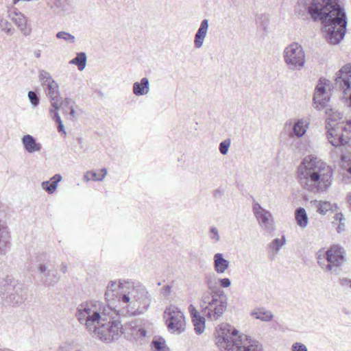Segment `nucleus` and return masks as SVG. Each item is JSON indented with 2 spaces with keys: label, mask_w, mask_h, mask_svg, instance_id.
Segmentation results:
<instances>
[{
  "label": "nucleus",
  "mask_w": 351,
  "mask_h": 351,
  "mask_svg": "<svg viewBox=\"0 0 351 351\" xmlns=\"http://www.w3.org/2000/svg\"><path fill=\"white\" fill-rule=\"evenodd\" d=\"M307 11L314 21L322 22L329 43L337 45L344 38L348 22L339 0H312Z\"/></svg>",
  "instance_id": "f257e3e1"
},
{
  "label": "nucleus",
  "mask_w": 351,
  "mask_h": 351,
  "mask_svg": "<svg viewBox=\"0 0 351 351\" xmlns=\"http://www.w3.org/2000/svg\"><path fill=\"white\" fill-rule=\"evenodd\" d=\"M333 171L322 160L308 155L298 167V179L305 190L313 193L326 191L332 184Z\"/></svg>",
  "instance_id": "f03ea898"
},
{
  "label": "nucleus",
  "mask_w": 351,
  "mask_h": 351,
  "mask_svg": "<svg viewBox=\"0 0 351 351\" xmlns=\"http://www.w3.org/2000/svg\"><path fill=\"white\" fill-rule=\"evenodd\" d=\"M330 100L328 93L326 90L324 84L322 80L317 85L313 95L314 107L319 110L326 108V114H328V121H326V136L330 143L334 147L346 145L349 143L350 137L347 134L351 132V119L347 120V126H342L339 123L335 126L334 123L337 119L342 117L340 112H335L332 108H328V102Z\"/></svg>",
  "instance_id": "7ed1b4c3"
},
{
  "label": "nucleus",
  "mask_w": 351,
  "mask_h": 351,
  "mask_svg": "<svg viewBox=\"0 0 351 351\" xmlns=\"http://www.w3.org/2000/svg\"><path fill=\"white\" fill-rule=\"evenodd\" d=\"M127 284V290L119 296V301L127 304L126 308L130 315L138 316L145 314L152 302L151 294L139 282H128Z\"/></svg>",
  "instance_id": "20e7f679"
},
{
  "label": "nucleus",
  "mask_w": 351,
  "mask_h": 351,
  "mask_svg": "<svg viewBox=\"0 0 351 351\" xmlns=\"http://www.w3.org/2000/svg\"><path fill=\"white\" fill-rule=\"evenodd\" d=\"M101 308V304L97 301L83 303L77 307L76 317L89 331H92L98 324L107 320V314L115 313L110 305L103 306L102 312Z\"/></svg>",
  "instance_id": "39448f33"
},
{
  "label": "nucleus",
  "mask_w": 351,
  "mask_h": 351,
  "mask_svg": "<svg viewBox=\"0 0 351 351\" xmlns=\"http://www.w3.org/2000/svg\"><path fill=\"white\" fill-rule=\"evenodd\" d=\"M346 252L339 245H331L327 251L321 250L317 253L318 265L326 271L337 275L340 272V267L345 261Z\"/></svg>",
  "instance_id": "423d86ee"
},
{
  "label": "nucleus",
  "mask_w": 351,
  "mask_h": 351,
  "mask_svg": "<svg viewBox=\"0 0 351 351\" xmlns=\"http://www.w3.org/2000/svg\"><path fill=\"white\" fill-rule=\"evenodd\" d=\"M10 278L0 279V300L5 305L22 304L27 298V291L21 285H14Z\"/></svg>",
  "instance_id": "0eeeda50"
},
{
  "label": "nucleus",
  "mask_w": 351,
  "mask_h": 351,
  "mask_svg": "<svg viewBox=\"0 0 351 351\" xmlns=\"http://www.w3.org/2000/svg\"><path fill=\"white\" fill-rule=\"evenodd\" d=\"M92 331L106 342L118 339L123 333L121 322L113 320L112 313L107 314V320L98 324Z\"/></svg>",
  "instance_id": "6e6552de"
},
{
  "label": "nucleus",
  "mask_w": 351,
  "mask_h": 351,
  "mask_svg": "<svg viewBox=\"0 0 351 351\" xmlns=\"http://www.w3.org/2000/svg\"><path fill=\"white\" fill-rule=\"evenodd\" d=\"M240 336L234 327L229 324L222 323L215 331L216 345L221 351H231Z\"/></svg>",
  "instance_id": "1a4fd4ad"
},
{
  "label": "nucleus",
  "mask_w": 351,
  "mask_h": 351,
  "mask_svg": "<svg viewBox=\"0 0 351 351\" xmlns=\"http://www.w3.org/2000/svg\"><path fill=\"white\" fill-rule=\"evenodd\" d=\"M283 59L289 70H301L306 62L302 47L298 43H291L283 51Z\"/></svg>",
  "instance_id": "9d476101"
},
{
  "label": "nucleus",
  "mask_w": 351,
  "mask_h": 351,
  "mask_svg": "<svg viewBox=\"0 0 351 351\" xmlns=\"http://www.w3.org/2000/svg\"><path fill=\"white\" fill-rule=\"evenodd\" d=\"M228 306V298L223 291L218 289L214 293L212 302L203 308L202 313L211 321L219 319L222 317Z\"/></svg>",
  "instance_id": "9b49d317"
},
{
  "label": "nucleus",
  "mask_w": 351,
  "mask_h": 351,
  "mask_svg": "<svg viewBox=\"0 0 351 351\" xmlns=\"http://www.w3.org/2000/svg\"><path fill=\"white\" fill-rule=\"evenodd\" d=\"M164 318L167 329L172 333L180 335L186 330V321L181 310L173 305L165 308Z\"/></svg>",
  "instance_id": "f8f14e48"
},
{
  "label": "nucleus",
  "mask_w": 351,
  "mask_h": 351,
  "mask_svg": "<svg viewBox=\"0 0 351 351\" xmlns=\"http://www.w3.org/2000/svg\"><path fill=\"white\" fill-rule=\"evenodd\" d=\"M252 211L261 228L268 233L274 230L273 217L269 210L263 208L258 202H254Z\"/></svg>",
  "instance_id": "ddd939ff"
},
{
  "label": "nucleus",
  "mask_w": 351,
  "mask_h": 351,
  "mask_svg": "<svg viewBox=\"0 0 351 351\" xmlns=\"http://www.w3.org/2000/svg\"><path fill=\"white\" fill-rule=\"evenodd\" d=\"M335 86L342 89L348 95L351 106V64L344 65L337 73Z\"/></svg>",
  "instance_id": "4468645a"
},
{
  "label": "nucleus",
  "mask_w": 351,
  "mask_h": 351,
  "mask_svg": "<svg viewBox=\"0 0 351 351\" xmlns=\"http://www.w3.org/2000/svg\"><path fill=\"white\" fill-rule=\"evenodd\" d=\"M37 271L40 282L45 287H54L60 280L58 271L54 268L49 269L46 263H39Z\"/></svg>",
  "instance_id": "2eb2a0df"
},
{
  "label": "nucleus",
  "mask_w": 351,
  "mask_h": 351,
  "mask_svg": "<svg viewBox=\"0 0 351 351\" xmlns=\"http://www.w3.org/2000/svg\"><path fill=\"white\" fill-rule=\"evenodd\" d=\"M231 351H263V347L257 339L241 335Z\"/></svg>",
  "instance_id": "dca6fc26"
},
{
  "label": "nucleus",
  "mask_w": 351,
  "mask_h": 351,
  "mask_svg": "<svg viewBox=\"0 0 351 351\" xmlns=\"http://www.w3.org/2000/svg\"><path fill=\"white\" fill-rule=\"evenodd\" d=\"M309 122L302 118L298 119L295 121L293 125V128L291 131L289 132V136L291 138H301L302 137L306 132V130L308 128Z\"/></svg>",
  "instance_id": "f3484780"
},
{
  "label": "nucleus",
  "mask_w": 351,
  "mask_h": 351,
  "mask_svg": "<svg viewBox=\"0 0 351 351\" xmlns=\"http://www.w3.org/2000/svg\"><path fill=\"white\" fill-rule=\"evenodd\" d=\"M21 142L24 149L30 154L40 152L42 149V145L36 142L35 137L30 134H25L21 138Z\"/></svg>",
  "instance_id": "a211bd4d"
},
{
  "label": "nucleus",
  "mask_w": 351,
  "mask_h": 351,
  "mask_svg": "<svg viewBox=\"0 0 351 351\" xmlns=\"http://www.w3.org/2000/svg\"><path fill=\"white\" fill-rule=\"evenodd\" d=\"M208 29V20L205 19L201 22L199 27L195 35L194 46L195 48L199 49L202 47Z\"/></svg>",
  "instance_id": "6ab92c4d"
},
{
  "label": "nucleus",
  "mask_w": 351,
  "mask_h": 351,
  "mask_svg": "<svg viewBox=\"0 0 351 351\" xmlns=\"http://www.w3.org/2000/svg\"><path fill=\"white\" fill-rule=\"evenodd\" d=\"M149 89V81L147 77H143L139 82H135L132 86L133 94L137 97L147 95Z\"/></svg>",
  "instance_id": "aec40b11"
},
{
  "label": "nucleus",
  "mask_w": 351,
  "mask_h": 351,
  "mask_svg": "<svg viewBox=\"0 0 351 351\" xmlns=\"http://www.w3.org/2000/svg\"><path fill=\"white\" fill-rule=\"evenodd\" d=\"M206 283L208 287V291L203 293L200 301V306L202 309L204 307H206V305H209L211 303L214 293L220 289L219 288L215 287L210 280H207Z\"/></svg>",
  "instance_id": "412c9836"
},
{
  "label": "nucleus",
  "mask_w": 351,
  "mask_h": 351,
  "mask_svg": "<svg viewBox=\"0 0 351 351\" xmlns=\"http://www.w3.org/2000/svg\"><path fill=\"white\" fill-rule=\"evenodd\" d=\"M214 269L217 274H223L229 267L230 263L223 258L221 253H217L213 257Z\"/></svg>",
  "instance_id": "4be33fe9"
},
{
  "label": "nucleus",
  "mask_w": 351,
  "mask_h": 351,
  "mask_svg": "<svg viewBox=\"0 0 351 351\" xmlns=\"http://www.w3.org/2000/svg\"><path fill=\"white\" fill-rule=\"evenodd\" d=\"M47 95L49 97L51 106L57 109V105L59 104L60 101V92L58 83L52 85H49V87H45Z\"/></svg>",
  "instance_id": "5701e85b"
},
{
  "label": "nucleus",
  "mask_w": 351,
  "mask_h": 351,
  "mask_svg": "<svg viewBox=\"0 0 351 351\" xmlns=\"http://www.w3.org/2000/svg\"><path fill=\"white\" fill-rule=\"evenodd\" d=\"M8 231L5 222L0 219V255H5L7 253Z\"/></svg>",
  "instance_id": "b1692460"
},
{
  "label": "nucleus",
  "mask_w": 351,
  "mask_h": 351,
  "mask_svg": "<svg viewBox=\"0 0 351 351\" xmlns=\"http://www.w3.org/2000/svg\"><path fill=\"white\" fill-rule=\"evenodd\" d=\"M62 176L60 174H55L49 181H44L42 182L41 186L43 189L46 191L49 194L53 193L58 183L61 181Z\"/></svg>",
  "instance_id": "393cba45"
},
{
  "label": "nucleus",
  "mask_w": 351,
  "mask_h": 351,
  "mask_svg": "<svg viewBox=\"0 0 351 351\" xmlns=\"http://www.w3.org/2000/svg\"><path fill=\"white\" fill-rule=\"evenodd\" d=\"M250 315L263 322H269L274 317L273 313L269 311H267L263 307L258 308L256 309L253 310L250 313Z\"/></svg>",
  "instance_id": "a878e982"
},
{
  "label": "nucleus",
  "mask_w": 351,
  "mask_h": 351,
  "mask_svg": "<svg viewBox=\"0 0 351 351\" xmlns=\"http://www.w3.org/2000/svg\"><path fill=\"white\" fill-rule=\"evenodd\" d=\"M295 219L297 224L304 228L308 225V216L304 208L299 207L295 211Z\"/></svg>",
  "instance_id": "bb28decb"
},
{
  "label": "nucleus",
  "mask_w": 351,
  "mask_h": 351,
  "mask_svg": "<svg viewBox=\"0 0 351 351\" xmlns=\"http://www.w3.org/2000/svg\"><path fill=\"white\" fill-rule=\"evenodd\" d=\"M13 20L15 25H17L24 35L28 36L30 34L31 29L27 27V19L23 14L19 13L16 14V17L13 19Z\"/></svg>",
  "instance_id": "cd10ccee"
},
{
  "label": "nucleus",
  "mask_w": 351,
  "mask_h": 351,
  "mask_svg": "<svg viewBox=\"0 0 351 351\" xmlns=\"http://www.w3.org/2000/svg\"><path fill=\"white\" fill-rule=\"evenodd\" d=\"M86 60L87 57L86 53L80 52L77 53L75 58L69 62V64L76 65L80 71H82L86 67Z\"/></svg>",
  "instance_id": "c85d7f7f"
},
{
  "label": "nucleus",
  "mask_w": 351,
  "mask_h": 351,
  "mask_svg": "<svg viewBox=\"0 0 351 351\" xmlns=\"http://www.w3.org/2000/svg\"><path fill=\"white\" fill-rule=\"evenodd\" d=\"M101 172L102 173V175L100 176L95 171H88L84 174V179L86 181H102L107 174V170L106 169L103 168L101 169Z\"/></svg>",
  "instance_id": "c756f323"
},
{
  "label": "nucleus",
  "mask_w": 351,
  "mask_h": 351,
  "mask_svg": "<svg viewBox=\"0 0 351 351\" xmlns=\"http://www.w3.org/2000/svg\"><path fill=\"white\" fill-rule=\"evenodd\" d=\"M167 346L166 341L161 337H154L150 344L152 351H161Z\"/></svg>",
  "instance_id": "7c9ffc66"
},
{
  "label": "nucleus",
  "mask_w": 351,
  "mask_h": 351,
  "mask_svg": "<svg viewBox=\"0 0 351 351\" xmlns=\"http://www.w3.org/2000/svg\"><path fill=\"white\" fill-rule=\"evenodd\" d=\"M194 325V330L197 335H201L205 329V318L203 316L192 319Z\"/></svg>",
  "instance_id": "2f4dec72"
},
{
  "label": "nucleus",
  "mask_w": 351,
  "mask_h": 351,
  "mask_svg": "<svg viewBox=\"0 0 351 351\" xmlns=\"http://www.w3.org/2000/svg\"><path fill=\"white\" fill-rule=\"evenodd\" d=\"M285 241L286 240L285 236H282L281 239H275L269 244V248L271 251L277 252L285 244Z\"/></svg>",
  "instance_id": "473e14b6"
},
{
  "label": "nucleus",
  "mask_w": 351,
  "mask_h": 351,
  "mask_svg": "<svg viewBox=\"0 0 351 351\" xmlns=\"http://www.w3.org/2000/svg\"><path fill=\"white\" fill-rule=\"evenodd\" d=\"M56 36L57 38L62 39V40H65L66 42L71 43V44H73L75 42V37L67 32H64V31L58 32L56 34Z\"/></svg>",
  "instance_id": "72a5a7b5"
},
{
  "label": "nucleus",
  "mask_w": 351,
  "mask_h": 351,
  "mask_svg": "<svg viewBox=\"0 0 351 351\" xmlns=\"http://www.w3.org/2000/svg\"><path fill=\"white\" fill-rule=\"evenodd\" d=\"M117 289V283L115 281H110L108 285L106 291L105 293L106 299L108 301H110L113 299V297L114 295V291Z\"/></svg>",
  "instance_id": "f704fd0d"
},
{
  "label": "nucleus",
  "mask_w": 351,
  "mask_h": 351,
  "mask_svg": "<svg viewBox=\"0 0 351 351\" xmlns=\"http://www.w3.org/2000/svg\"><path fill=\"white\" fill-rule=\"evenodd\" d=\"M317 211L322 214L325 215L327 211L332 209V205L328 202H319L317 205Z\"/></svg>",
  "instance_id": "c9c22d12"
},
{
  "label": "nucleus",
  "mask_w": 351,
  "mask_h": 351,
  "mask_svg": "<svg viewBox=\"0 0 351 351\" xmlns=\"http://www.w3.org/2000/svg\"><path fill=\"white\" fill-rule=\"evenodd\" d=\"M0 28L2 31L5 32L8 35H12L13 34L14 29L12 28V24L7 20H0Z\"/></svg>",
  "instance_id": "e433bc0d"
},
{
  "label": "nucleus",
  "mask_w": 351,
  "mask_h": 351,
  "mask_svg": "<svg viewBox=\"0 0 351 351\" xmlns=\"http://www.w3.org/2000/svg\"><path fill=\"white\" fill-rule=\"evenodd\" d=\"M230 144L231 140L230 138H226L219 143V150L222 155H226L228 154Z\"/></svg>",
  "instance_id": "4c0bfd02"
},
{
  "label": "nucleus",
  "mask_w": 351,
  "mask_h": 351,
  "mask_svg": "<svg viewBox=\"0 0 351 351\" xmlns=\"http://www.w3.org/2000/svg\"><path fill=\"white\" fill-rule=\"evenodd\" d=\"M132 335L136 339H143L147 336V330L143 328L134 327L132 328Z\"/></svg>",
  "instance_id": "58836bf2"
},
{
  "label": "nucleus",
  "mask_w": 351,
  "mask_h": 351,
  "mask_svg": "<svg viewBox=\"0 0 351 351\" xmlns=\"http://www.w3.org/2000/svg\"><path fill=\"white\" fill-rule=\"evenodd\" d=\"M72 99L71 98H64L60 103V107L61 106L62 112L64 114H67L69 108H73L71 105Z\"/></svg>",
  "instance_id": "ea45409f"
},
{
  "label": "nucleus",
  "mask_w": 351,
  "mask_h": 351,
  "mask_svg": "<svg viewBox=\"0 0 351 351\" xmlns=\"http://www.w3.org/2000/svg\"><path fill=\"white\" fill-rule=\"evenodd\" d=\"M28 98L34 108L37 107L40 103V99L38 94L32 90L28 92Z\"/></svg>",
  "instance_id": "a19ab883"
},
{
  "label": "nucleus",
  "mask_w": 351,
  "mask_h": 351,
  "mask_svg": "<svg viewBox=\"0 0 351 351\" xmlns=\"http://www.w3.org/2000/svg\"><path fill=\"white\" fill-rule=\"evenodd\" d=\"M60 110V104L57 105V109H50L49 112L53 121H54L57 124H60V123H62L61 118L59 115L58 110Z\"/></svg>",
  "instance_id": "79ce46f5"
},
{
  "label": "nucleus",
  "mask_w": 351,
  "mask_h": 351,
  "mask_svg": "<svg viewBox=\"0 0 351 351\" xmlns=\"http://www.w3.org/2000/svg\"><path fill=\"white\" fill-rule=\"evenodd\" d=\"M60 110V104L57 105V109H50L49 112L53 121H54L57 124H60V123H62L61 118L59 115L58 110Z\"/></svg>",
  "instance_id": "37998d69"
},
{
  "label": "nucleus",
  "mask_w": 351,
  "mask_h": 351,
  "mask_svg": "<svg viewBox=\"0 0 351 351\" xmlns=\"http://www.w3.org/2000/svg\"><path fill=\"white\" fill-rule=\"evenodd\" d=\"M209 237L215 242H218L220 240L219 231L216 227H211L209 230Z\"/></svg>",
  "instance_id": "c03bdc74"
},
{
  "label": "nucleus",
  "mask_w": 351,
  "mask_h": 351,
  "mask_svg": "<svg viewBox=\"0 0 351 351\" xmlns=\"http://www.w3.org/2000/svg\"><path fill=\"white\" fill-rule=\"evenodd\" d=\"M291 351H308L307 347L302 343L295 342L292 344Z\"/></svg>",
  "instance_id": "a18cd8bd"
},
{
  "label": "nucleus",
  "mask_w": 351,
  "mask_h": 351,
  "mask_svg": "<svg viewBox=\"0 0 351 351\" xmlns=\"http://www.w3.org/2000/svg\"><path fill=\"white\" fill-rule=\"evenodd\" d=\"M343 180L346 182H351V162L348 164L346 169V173L343 176Z\"/></svg>",
  "instance_id": "49530a36"
},
{
  "label": "nucleus",
  "mask_w": 351,
  "mask_h": 351,
  "mask_svg": "<svg viewBox=\"0 0 351 351\" xmlns=\"http://www.w3.org/2000/svg\"><path fill=\"white\" fill-rule=\"evenodd\" d=\"M38 77H39L40 81L42 82L45 80H50V77H51V75H50V73L48 71H45V70H41L39 72Z\"/></svg>",
  "instance_id": "de8ad7c7"
},
{
  "label": "nucleus",
  "mask_w": 351,
  "mask_h": 351,
  "mask_svg": "<svg viewBox=\"0 0 351 351\" xmlns=\"http://www.w3.org/2000/svg\"><path fill=\"white\" fill-rule=\"evenodd\" d=\"M219 283L222 288L229 287L231 285V281L228 278L219 279Z\"/></svg>",
  "instance_id": "09e8293b"
},
{
  "label": "nucleus",
  "mask_w": 351,
  "mask_h": 351,
  "mask_svg": "<svg viewBox=\"0 0 351 351\" xmlns=\"http://www.w3.org/2000/svg\"><path fill=\"white\" fill-rule=\"evenodd\" d=\"M69 110L68 112V114H66L68 116V119L71 121H75L76 120V112L74 109V108H69Z\"/></svg>",
  "instance_id": "8fccbe9b"
},
{
  "label": "nucleus",
  "mask_w": 351,
  "mask_h": 351,
  "mask_svg": "<svg viewBox=\"0 0 351 351\" xmlns=\"http://www.w3.org/2000/svg\"><path fill=\"white\" fill-rule=\"evenodd\" d=\"M189 311L191 313L192 319L201 316L199 313L195 309L193 305L189 306Z\"/></svg>",
  "instance_id": "3c124183"
},
{
  "label": "nucleus",
  "mask_w": 351,
  "mask_h": 351,
  "mask_svg": "<svg viewBox=\"0 0 351 351\" xmlns=\"http://www.w3.org/2000/svg\"><path fill=\"white\" fill-rule=\"evenodd\" d=\"M339 284L343 287H350L351 288V279L347 278H341Z\"/></svg>",
  "instance_id": "603ef678"
},
{
  "label": "nucleus",
  "mask_w": 351,
  "mask_h": 351,
  "mask_svg": "<svg viewBox=\"0 0 351 351\" xmlns=\"http://www.w3.org/2000/svg\"><path fill=\"white\" fill-rule=\"evenodd\" d=\"M57 83L52 77H50V80H45L43 82H41V84L43 87H49V85H52L53 84Z\"/></svg>",
  "instance_id": "864d4df0"
},
{
  "label": "nucleus",
  "mask_w": 351,
  "mask_h": 351,
  "mask_svg": "<svg viewBox=\"0 0 351 351\" xmlns=\"http://www.w3.org/2000/svg\"><path fill=\"white\" fill-rule=\"evenodd\" d=\"M171 291V287L170 285H165L162 289V293L165 296H168Z\"/></svg>",
  "instance_id": "5fc2aeb1"
},
{
  "label": "nucleus",
  "mask_w": 351,
  "mask_h": 351,
  "mask_svg": "<svg viewBox=\"0 0 351 351\" xmlns=\"http://www.w3.org/2000/svg\"><path fill=\"white\" fill-rule=\"evenodd\" d=\"M64 5V4L62 0H53V6L56 8H62Z\"/></svg>",
  "instance_id": "6e6d98bb"
},
{
  "label": "nucleus",
  "mask_w": 351,
  "mask_h": 351,
  "mask_svg": "<svg viewBox=\"0 0 351 351\" xmlns=\"http://www.w3.org/2000/svg\"><path fill=\"white\" fill-rule=\"evenodd\" d=\"M57 128H58V131L59 132H62L64 134H66V132L64 130V125L62 123H60V124H58Z\"/></svg>",
  "instance_id": "4d7b16f0"
},
{
  "label": "nucleus",
  "mask_w": 351,
  "mask_h": 351,
  "mask_svg": "<svg viewBox=\"0 0 351 351\" xmlns=\"http://www.w3.org/2000/svg\"><path fill=\"white\" fill-rule=\"evenodd\" d=\"M60 271L65 274L67 271V265L65 263H62L60 265Z\"/></svg>",
  "instance_id": "13d9d810"
},
{
  "label": "nucleus",
  "mask_w": 351,
  "mask_h": 351,
  "mask_svg": "<svg viewBox=\"0 0 351 351\" xmlns=\"http://www.w3.org/2000/svg\"><path fill=\"white\" fill-rule=\"evenodd\" d=\"M34 53V56H35V57L36 58H39L40 57V55H41V51L39 49L35 50Z\"/></svg>",
  "instance_id": "bf43d9fd"
},
{
  "label": "nucleus",
  "mask_w": 351,
  "mask_h": 351,
  "mask_svg": "<svg viewBox=\"0 0 351 351\" xmlns=\"http://www.w3.org/2000/svg\"><path fill=\"white\" fill-rule=\"evenodd\" d=\"M347 199H348V202L349 203L350 206L351 208V193L348 195Z\"/></svg>",
  "instance_id": "052dcab7"
},
{
  "label": "nucleus",
  "mask_w": 351,
  "mask_h": 351,
  "mask_svg": "<svg viewBox=\"0 0 351 351\" xmlns=\"http://www.w3.org/2000/svg\"><path fill=\"white\" fill-rule=\"evenodd\" d=\"M341 160L342 162H344L346 160V156L343 155L341 156Z\"/></svg>",
  "instance_id": "680f3d73"
},
{
  "label": "nucleus",
  "mask_w": 351,
  "mask_h": 351,
  "mask_svg": "<svg viewBox=\"0 0 351 351\" xmlns=\"http://www.w3.org/2000/svg\"><path fill=\"white\" fill-rule=\"evenodd\" d=\"M288 125H291V121H289V123H288V122H287V123H286L285 125H286V126H287Z\"/></svg>",
  "instance_id": "e2e57ef3"
},
{
  "label": "nucleus",
  "mask_w": 351,
  "mask_h": 351,
  "mask_svg": "<svg viewBox=\"0 0 351 351\" xmlns=\"http://www.w3.org/2000/svg\"><path fill=\"white\" fill-rule=\"evenodd\" d=\"M341 229H342V227H341V226H339V227H338V232H339Z\"/></svg>",
  "instance_id": "0e129e2a"
},
{
  "label": "nucleus",
  "mask_w": 351,
  "mask_h": 351,
  "mask_svg": "<svg viewBox=\"0 0 351 351\" xmlns=\"http://www.w3.org/2000/svg\"><path fill=\"white\" fill-rule=\"evenodd\" d=\"M341 220H342V215H341V217H340V218H339V221H340V222L341 221Z\"/></svg>",
  "instance_id": "69168bd1"
},
{
  "label": "nucleus",
  "mask_w": 351,
  "mask_h": 351,
  "mask_svg": "<svg viewBox=\"0 0 351 351\" xmlns=\"http://www.w3.org/2000/svg\"><path fill=\"white\" fill-rule=\"evenodd\" d=\"M301 12H303V11H299V12H298V14H301ZM302 14H303V13H302Z\"/></svg>",
  "instance_id": "338daca9"
},
{
  "label": "nucleus",
  "mask_w": 351,
  "mask_h": 351,
  "mask_svg": "<svg viewBox=\"0 0 351 351\" xmlns=\"http://www.w3.org/2000/svg\"><path fill=\"white\" fill-rule=\"evenodd\" d=\"M301 2H304V6H305V0H302Z\"/></svg>",
  "instance_id": "774afa93"
}]
</instances>
